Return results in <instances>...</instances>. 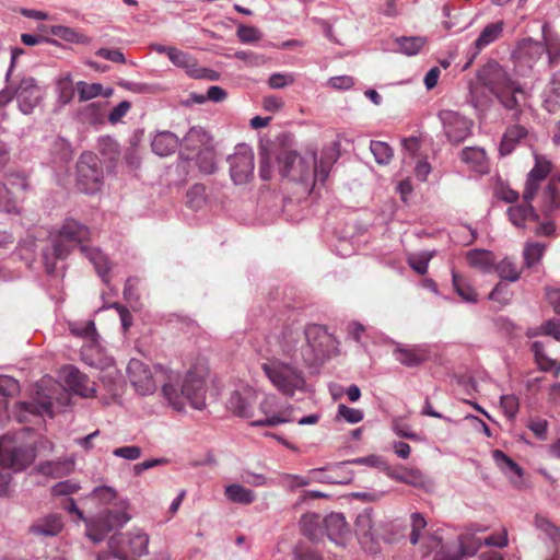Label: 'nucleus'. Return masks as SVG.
Returning a JSON list of instances; mask_svg holds the SVG:
<instances>
[{
  "instance_id": "obj_1",
  "label": "nucleus",
  "mask_w": 560,
  "mask_h": 560,
  "mask_svg": "<svg viewBox=\"0 0 560 560\" xmlns=\"http://www.w3.org/2000/svg\"><path fill=\"white\" fill-rule=\"evenodd\" d=\"M127 372L130 383L141 395L154 393L156 381H161L163 397L177 411L184 410L187 405L198 410L206 407V373L201 370L190 369L185 375H180L176 371L159 366L153 374L142 361L131 359Z\"/></svg>"
},
{
  "instance_id": "obj_2",
  "label": "nucleus",
  "mask_w": 560,
  "mask_h": 560,
  "mask_svg": "<svg viewBox=\"0 0 560 560\" xmlns=\"http://www.w3.org/2000/svg\"><path fill=\"white\" fill-rule=\"evenodd\" d=\"M276 345L283 358L314 366L330 357L334 338L319 325H310L305 329L288 326L277 336Z\"/></svg>"
},
{
  "instance_id": "obj_3",
  "label": "nucleus",
  "mask_w": 560,
  "mask_h": 560,
  "mask_svg": "<svg viewBox=\"0 0 560 560\" xmlns=\"http://www.w3.org/2000/svg\"><path fill=\"white\" fill-rule=\"evenodd\" d=\"M298 363L273 357L261 363V370L280 394L293 397L296 392L303 393L306 389V378Z\"/></svg>"
},
{
  "instance_id": "obj_4",
  "label": "nucleus",
  "mask_w": 560,
  "mask_h": 560,
  "mask_svg": "<svg viewBox=\"0 0 560 560\" xmlns=\"http://www.w3.org/2000/svg\"><path fill=\"white\" fill-rule=\"evenodd\" d=\"M35 450L20 443L15 436L5 435L0 440V497L9 495L11 472L22 470L33 463Z\"/></svg>"
},
{
  "instance_id": "obj_5",
  "label": "nucleus",
  "mask_w": 560,
  "mask_h": 560,
  "mask_svg": "<svg viewBox=\"0 0 560 560\" xmlns=\"http://www.w3.org/2000/svg\"><path fill=\"white\" fill-rule=\"evenodd\" d=\"M36 387L35 396L31 401L19 404L22 410L33 415L52 417L54 401H59L65 405L69 398L66 389L52 378L40 380Z\"/></svg>"
},
{
  "instance_id": "obj_6",
  "label": "nucleus",
  "mask_w": 560,
  "mask_h": 560,
  "mask_svg": "<svg viewBox=\"0 0 560 560\" xmlns=\"http://www.w3.org/2000/svg\"><path fill=\"white\" fill-rule=\"evenodd\" d=\"M90 236L88 226L73 219H67L54 242L52 256L65 259L75 246L81 248L82 245H88Z\"/></svg>"
},
{
  "instance_id": "obj_7",
  "label": "nucleus",
  "mask_w": 560,
  "mask_h": 560,
  "mask_svg": "<svg viewBox=\"0 0 560 560\" xmlns=\"http://www.w3.org/2000/svg\"><path fill=\"white\" fill-rule=\"evenodd\" d=\"M315 149L307 152V156H301L294 151H282L278 155L280 174L291 180L308 185L313 179L311 164H315Z\"/></svg>"
},
{
  "instance_id": "obj_8",
  "label": "nucleus",
  "mask_w": 560,
  "mask_h": 560,
  "mask_svg": "<svg viewBox=\"0 0 560 560\" xmlns=\"http://www.w3.org/2000/svg\"><path fill=\"white\" fill-rule=\"evenodd\" d=\"M149 537L142 532L115 534L108 541V548L122 560H136L147 553Z\"/></svg>"
},
{
  "instance_id": "obj_9",
  "label": "nucleus",
  "mask_w": 560,
  "mask_h": 560,
  "mask_svg": "<svg viewBox=\"0 0 560 560\" xmlns=\"http://www.w3.org/2000/svg\"><path fill=\"white\" fill-rule=\"evenodd\" d=\"M77 184L81 191L94 194L101 189L103 170L95 154L82 153L77 163Z\"/></svg>"
},
{
  "instance_id": "obj_10",
  "label": "nucleus",
  "mask_w": 560,
  "mask_h": 560,
  "mask_svg": "<svg viewBox=\"0 0 560 560\" xmlns=\"http://www.w3.org/2000/svg\"><path fill=\"white\" fill-rule=\"evenodd\" d=\"M278 398L275 395H266L259 402L256 409L257 416L250 421L253 427H277L282 423L292 422L295 420L293 417V407L277 411Z\"/></svg>"
},
{
  "instance_id": "obj_11",
  "label": "nucleus",
  "mask_w": 560,
  "mask_h": 560,
  "mask_svg": "<svg viewBox=\"0 0 560 560\" xmlns=\"http://www.w3.org/2000/svg\"><path fill=\"white\" fill-rule=\"evenodd\" d=\"M129 521L125 508L108 509L86 524V535L94 542L102 541L115 527H121Z\"/></svg>"
},
{
  "instance_id": "obj_12",
  "label": "nucleus",
  "mask_w": 560,
  "mask_h": 560,
  "mask_svg": "<svg viewBox=\"0 0 560 560\" xmlns=\"http://www.w3.org/2000/svg\"><path fill=\"white\" fill-rule=\"evenodd\" d=\"M230 175L235 185L248 183L254 175V153L247 144H238L228 158Z\"/></svg>"
},
{
  "instance_id": "obj_13",
  "label": "nucleus",
  "mask_w": 560,
  "mask_h": 560,
  "mask_svg": "<svg viewBox=\"0 0 560 560\" xmlns=\"http://www.w3.org/2000/svg\"><path fill=\"white\" fill-rule=\"evenodd\" d=\"M478 78L494 95L501 91H508L506 89H516V82L513 81L504 68L494 60L487 62L480 69Z\"/></svg>"
},
{
  "instance_id": "obj_14",
  "label": "nucleus",
  "mask_w": 560,
  "mask_h": 560,
  "mask_svg": "<svg viewBox=\"0 0 560 560\" xmlns=\"http://www.w3.org/2000/svg\"><path fill=\"white\" fill-rule=\"evenodd\" d=\"M545 50L542 43L536 42L532 38H525L518 42L513 52L514 66L517 71L525 75L526 72L530 70L542 57Z\"/></svg>"
},
{
  "instance_id": "obj_15",
  "label": "nucleus",
  "mask_w": 560,
  "mask_h": 560,
  "mask_svg": "<svg viewBox=\"0 0 560 560\" xmlns=\"http://www.w3.org/2000/svg\"><path fill=\"white\" fill-rule=\"evenodd\" d=\"M439 118L447 139L452 143L458 144L469 136L471 121L458 113L443 109L439 113Z\"/></svg>"
},
{
  "instance_id": "obj_16",
  "label": "nucleus",
  "mask_w": 560,
  "mask_h": 560,
  "mask_svg": "<svg viewBox=\"0 0 560 560\" xmlns=\"http://www.w3.org/2000/svg\"><path fill=\"white\" fill-rule=\"evenodd\" d=\"M393 355L397 362L407 366L415 368L427 362L431 358L430 347L425 343L404 345L398 343L393 350Z\"/></svg>"
},
{
  "instance_id": "obj_17",
  "label": "nucleus",
  "mask_w": 560,
  "mask_h": 560,
  "mask_svg": "<svg viewBox=\"0 0 560 560\" xmlns=\"http://www.w3.org/2000/svg\"><path fill=\"white\" fill-rule=\"evenodd\" d=\"M552 163L542 155L535 156V165L528 173L525 189H524V199L533 200L537 195L540 185L544 180L547 179L549 174L552 171Z\"/></svg>"
},
{
  "instance_id": "obj_18",
  "label": "nucleus",
  "mask_w": 560,
  "mask_h": 560,
  "mask_svg": "<svg viewBox=\"0 0 560 560\" xmlns=\"http://www.w3.org/2000/svg\"><path fill=\"white\" fill-rule=\"evenodd\" d=\"M24 114H30L42 100V90L34 78H23L13 91Z\"/></svg>"
},
{
  "instance_id": "obj_19",
  "label": "nucleus",
  "mask_w": 560,
  "mask_h": 560,
  "mask_svg": "<svg viewBox=\"0 0 560 560\" xmlns=\"http://www.w3.org/2000/svg\"><path fill=\"white\" fill-rule=\"evenodd\" d=\"M257 395L252 389L234 392L228 400V408L236 416L253 420L257 416L255 404Z\"/></svg>"
},
{
  "instance_id": "obj_20",
  "label": "nucleus",
  "mask_w": 560,
  "mask_h": 560,
  "mask_svg": "<svg viewBox=\"0 0 560 560\" xmlns=\"http://www.w3.org/2000/svg\"><path fill=\"white\" fill-rule=\"evenodd\" d=\"M504 27L505 23L503 21H497L486 25L482 28L479 36L469 48L470 58L468 65H470L486 47L495 43L502 37Z\"/></svg>"
},
{
  "instance_id": "obj_21",
  "label": "nucleus",
  "mask_w": 560,
  "mask_h": 560,
  "mask_svg": "<svg viewBox=\"0 0 560 560\" xmlns=\"http://www.w3.org/2000/svg\"><path fill=\"white\" fill-rule=\"evenodd\" d=\"M63 378L69 388L82 397H93L96 393L95 383L75 366L69 365L63 370Z\"/></svg>"
},
{
  "instance_id": "obj_22",
  "label": "nucleus",
  "mask_w": 560,
  "mask_h": 560,
  "mask_svg": "<svg viewBox=\"0 0 560 560\" xmlns=\"http://www.w3.org/2000/svg\"><path fill=\"white\" fill-rule=\"evenodd\" d=\"M210 140V136L203 128L191 127L182 141L186 159L192 160L195 154L211 147Z\"/></svg>"
},
{
  "instance_id": "obj_23",
  "label": "nucleus",
  "mask_w": 560,
  "mask_h": 560,
  "mask_svg": "<svg viewBox=\"0 0 560 560\" xmlns=\"http://www.w3.org/2000/svg\"><path fill=\"white\" fill-rule=\"evenodd\" d=\"M534 525L551 544L548 560H560V527L539 514L535 516Z\"/></svg>"
},
{
  "instance_id": "obj_24",
  "label": "nucleus",
  "mask_w": 560,
  "mask_h": 560,
  "mask_svg": "<svg viewBox=\"0 0 560 560\" xmlns=\"http://www.w3.org/2000/svg\"><path fill=\"white\" fill-rule=\"evenodd\" d=\"M532 201L523 198L521 205L511 206L508 209L509 219L514 226L525 229L529 222L538 221L539 217L533 208Z\"/></svg>"
},
{
  "instance_id": "obj_25",
  "label": "nucleus",
  "mask_w": 560,
  "mask_h": 560,
  "mask_svg": "<svg viewBox=\"0 0 560 560\" xmlns=\"http://www.w3.org/2000/svg\"><path fill=\"white\" fill-rule=\"evenodd\" d=\"M63 528L62 520L57 514H49L36 520L30 527V533L37 537L57 536Z\"/></svg>"
},
{
  "instance_id": "obj_26",
  "label": "nucleus",
  "mask_w": 560,
  "mask_h": 560,
  "mask_svg": "<svg viewBox=\"0 0 560 560\" xmlns=\"http://www.w3.org/2000/svg\"><path fill=\"white\" fill-rule=\"evenodd\" d=\"M527 136L528 130L520 124H515L506 128L499 148L501 155H509L512 153L514 149L527 138Z\"/></svg>"
},
{
  "instance_id": "obj_27",
  "label": "nucleus",
  "mask_w": 560,
  "mask_h": 560,
  "mask_svg": "<svg viewBox=\"0 0 560 560\" xmlns=\"http://www.w3.org/2000/svg\"><path fill=\"white\" fill-rule=\"evenodd\" d=\"M316 159L317 156L315 158V164H311L313 172V185L316 183V180L324 183L328 178L330 170L337 160L336 150L334 148L324 149L322 151L319 164H317Z\"/></svg>"
},
{
  "instance_id": "obj_28",
  "label": "nucleus",
  "mask_w": 560,
  "mask_h": 560,
  "mask_svg": "<svg viewBox=\"0 0 560 560\" xmlns=\"http://www.w3.org/2000/svg\"><path fill=\"white\" fill-rule=\"evenodd\" d=\"M324 525L328 537L339 544L349 533L345 516L340 513H330L324 518Z\"/></svg>"
},
{
  "instance_id": "obj_29",
  "label": "nucleus",
  "mask_w": 560,
  "mask_h": 560,
  "mask_svg": "<svg viewBox=\"0 0 560 560\" xmlns=\"http://www.w3.org/2000/svg\"><path fill=\"white\" fill-rule=\"evenodd\" d=\"M558 184H560V174L558 177H551L541 191L542 210L546 214H550L560 209Z\"/></svg>"
},
{
  "instance_id": "obj_30",
  "label": "nucleus",
  "mask_w": 560,
  "mask_h": 560,
  "mask_svg": "<svg viewBox=\"0 0 560 560\" xmlns=\"http://www.w3.org/2000/svg\"><path fill=\"white\" fill-rule=\"evenodd\" d=\"M466 259L471 268L488 273L494 269V255L486 249H471L466 254Z\"/></svg>"
},
{
  "instance_id": "obj_31",
  "label": "nucleus",
  "mask_w": 560,
  "mask_h": 560,
  "mask_svg": "<svg viewBox=\"0 0 560 560\" xmlns=\"http://www.w3.org/2000/svg\"><path fill=\"white\" fill-rule=\"evenodd\" d=\"M460 159L468 164L470 168L478 173L488 172V159L486 151L481 148L467 147L462 150Z\"/></svg>"
},
{
  "instance_id": "obj_32",
  "label": "nucleus",
  "mask_w": 560,
  "mask_h": 560,
  "mask_svg": "<svg viewBox=\"0 0 560 560\" xmlns=\"http://www.w3.org/2000/svg\"><path fill=\"white\" fill-rule=\"evenodd\" d=\"M179 144L178 137L171 131H162L152 140V150L160 156H166L175 152Z\"/></svg>"
},
{
  "instance_id": "obj_33",
  "label": "nucleus",
  "mask_w": 560,
  "mask_h": 560,
  "mask_svg": "<svg viewBox=\"0 0 560 560\" xmlns=\"http://www.w3.org/2000/svg\"><path fill=\"white\" fill-rule=\"evenodd\" d=\"M224 494L230 501L244 505L253 503L256 499L253 490L238 483L229 485L225 488Z\"/></svg>"
},
{
  "instance_id": "obj_34",
  "label": "nucleus",
  "mask_w": 560,
  "mask_h": 560,
  "mask_svg": "<svg viewBox=\"0 0 560 560\" xmlns=\"http://www.w3.org/2000/svg\"><path fill=\"white\" fill-rule=\"evenodd\" d=\"M508 91H501L495 94L497 98L509 110H513L512 118L517 120L522 110L518 108V100L516 94H523V90L516 83V89H506Z\"/></svg>"
},
{
  "instance_id": "obj_35",
  "label": "nucleus",
  "mask_w": 560,
  "mask_h": 560,
  "mask_svg": "<svg viewBox=\"0 0 560 560\" xmlns=\"http://www.w3.org/2000/svg\"><path fill=\"white\" fill-rule=\"evenodd\" d=\"M453 287L456 293L466 302H477V292L470 282L462 275L452 272Z\"/></svg>"
},
{
  "instance_id": "obj_36",
  "label": "nucleus",
  "mask_w": 560,
  "mask_h": 560,
  "mask_svg": "<svg viewBox=\"0 0 560 560\" xmlns=\"http://www.w3.org/2000/svg\"><path fill=\"white\" fill-rule=\"evenodd\" d=\"M77 91L79 94V101L80 102H86L94 97H97L98 95H104L105 97H108L112 95V90H108L107 92L103 91V85L100 83H88L84 81H79L77 83Z\"/></svg>"
},
{
  "instance_id": "obj_37",
  "label": "nucleus",
  "mask_w": 560,
  "mask_h": 560,
  "mask_svg": "<svg viewBox=\"0 0 560 560\" xmlns=\"http://www.w3.org/2000/svg\"><path fill=\"white\" fill-rule=\"evenodd\" d=\"M494 270L502 280L515 282L521 277V268L511 258H504L494 266Z\"/></svg>"
},
{
  "instance_id": "obj_38",
  "label": "nucleus",
  "mask_w": 560,
  "mask_h": 560,
  "mask_svg": "<svg viewBox=\"0 0 560 560\" xmlns=\"http://www.w3.org/2000/svg\"><path fill=\"white\" fill-rule=\"evenodd\" d=\"M81 252L94 265L100 276L104 277L109 270L107 258L96 248L82 245Z\"/></svg>"
},
{
  "instance_id": "obj_39",
  "label": "nucleus",
  "mask_w": 560,
  "mask_h": 560,
  "mask_svg": "<svg viewBox=\"0 0 560 560\" xmlns=\"http://www.w3.org/2000/svg\"><path fill=\"white\" fill-rule=\"evenodd\" d=\"M51 33L55 36L60 37L61 39L74 43V44H82V45H89L91 43V38L86 36L85 34L81 32H77L75 30L67 26H52Z\"/></svg>"
},
{
  "instance_id": "obj_40",
  "label": "nucleus",
  "mask_w": 560,
  "mask_h": 560,
  "mask_svg": "<svg viewBox=\"0 0 560 560\" xmlns=\"http://www.w3.org/2000/svg\"><path fill=\"white\" fill-rule=\"evenodd\" d=\"M546 244L540 242H527L523 250L525 266L527 268H532L537 262H539L544 256Z\"/></svg>"
},
{
  "instance_id": "obj_41",
  "label": "nucleus",
  "mask_w": 560,
  "mask_h": 560,
  "mask_svg": "<svg viewBox=\"0 0 560 560\" xmlns=\"http://www.w3.org/2000/svg\"><path fill=\"white\" fill-rule=\"evenodd\" d=\"M492 458L497 466L505 474L512 472L517 477L522 476V468L517 463H515L511 457H509L501 450H494L492 452Z\"/></svg>"
},
{
  "instance_id": "obj_42",
  "label": "nucleus",
  "mask_w": 560,
  "mask_h": 560,
  "mask_svg": "<svg viewBox=\"0 0 560 560\" xmlns=\"http://www.w3.org/2000/svg\"><path fill=\"white\" fill-rule=\"evenodd\" d=\"M77 85H73L70 74L57 81L58 100L62 105L69 104L75 94Z\"/></svg>"
},
{
  "instance_id": "obj_43",
  "label": "nucleus",
  "mask_w": 560,
  "mask_h": 560,
  "mask_svg": "<svg viewBox=\"0 0 560 560\" xmlns=\"http://www.w3.org/2000/svg\"><path fill=\"white\" fill-rule=\"evenodd\" d=\"M320 516L317 514H307L301 518L302 532L311 540L318 539L320 533Z\"/></svg>"
},
{
  "instance_id": "obj_44",
  "label": "nucleus",
  "mask_w": 560,
  "mask_h": 560,
  "mask_svg": "<svg viewBox=\"0 0 560 560\" xmlns=\"http://www.w3.org/2000/svg\"><path fill=\"white\" fill-rule=\"evenodd\" d=\"M168 58L175 66L185 68L188 75H190V70L197 66V61L194 57L175 47L168 50Z\"/></svg>"
},
{
  "instance_id": "obj_45",
  "label": "nucleus",
  "mask_w": 560,
  "mask_h": 560,
  "mask_svg": "<svg viewBox=\"0 0 560 560\" xmlns=\"http://www.w3.org/2000/svg\"><path fill=\"white\" fill-rule=\"evenodd\" d=\"M79 117L86 124L94 125L100 122L103 117L102 104L100 102H94L83 106L79 110Z\"/></svg>"
},
{
  "instance_id": "obj_46",
  "label": "nucleus",
  "mask_w": 560,
  "mask_h": 560,
  "mask_svg": "<svg viewBox=\"0 0 560 560\" xmlns=\"http://www.w3.org/2000/svg\"><path fill=\"white\" fill-rule=\"evenodd\" d=\"M370 149L375 158V161L381 165L388 164L393 159V149L386 142L371 141Z\"/></svg>"
},
{
  "instance_id": "obj_47",
  "label": "nucleus",
  "mask_w": 560,
  "mask_h": 560,
  "mask_svg": "<svg viewBox=\"0 0 560 560\" xmlns=\"http://www.w3.org/2000/svg\"><path fill=\"white\" fill-rule=\"evenodd\" d=\"M199 170L206 174H212L215 171V159L212 147L206 148L195 154Z\"/></svg>"
},
{
  "instance_id": "obj_48",
  "label": "nucleus",
  "mask_w": 560,
  "mask_h": 560,
  "mask_svg": "<svg viewBox=\"0 0 560 560\" xmlns=\"http://www.w3.org/2000/svg\"><path fill=\"white\" fill-rule=\"evenodd\" d=\"M399 49L401 52L412 56L417 55L425 44V38L416 36V37H401L397 39Z\"/></svg>"
},
{
  "instance_id": "obj_49",
  "label": "nucleus",
  "mask_w": 560,
  "mask_h": 560,
  "mask_svg": "<svg viewBox=\"0 0 560 560\" xmlns=\"http://www.w3.org/2000/svg\"><path fill=\"white\" fill-rule=\"evenodd\" d=\"M433 253L422 252L419 254L409 255L407 258L408 265L418 273L425 275L428 271L429 261L432 259Z\"/></svg>"
},
{
  "instance_id": "obj_50",
  "label": "nucleus",
  "mask_w": 560,
  "mask_h": 560,
  "mask_svg": "<svg viewBox=\"0 0 560 560\" xmlns=\"http://www.w3.org/2000/svg\"><path fill=\"white\" fill-rule=\"evenodd\" d=\"M483 542L474 534H462L459 536V548L463 556H472Z\"/></svg>"
},
{
  "instance_id": "obj_51",
  "label": "nucleus",
  "mask_w": 560,
  "mask_h": 560,
  "mask_svg": "<svg viewBox=\"0 0 560 560\" xmlns=\"http://www.w3.org/2000/svg\"><path fill=\"white\" fill-rule=\"evenodd\" d=\"M71 332L75 336L85 338L93 345L97 342L98 336L93 320H88L82 325H73L71 327Z\"/></svg>"
},
{
  "instance_id": "obj_52",
  "label": "nucleus",
  "mask_w": 560,
  "mask_h": 560,
  "mask_svg": "<svg viewBox=\"0 0 560 560\" xmlns=\"http://www.w3.org/2000/svg\"><path fill=\"white\" fill-rule=\"evenodd\" d=\"M373 526L374 523L371 511L364 510L358 515L355 521V530L359 535L372 536Z\"/></svg>"
},
{
  "instance_id": "obj_53",
  "label": "nucleus",
  "mask_w": 560,
  "mask_h": 560,
  "mask_svg": "<svg viewBox=\"0 0 560 560\" xmlns=\"http://www.w3.org/2000/svg\"><path fill=\"white\" fill-rule=\"evenodd\" d=\"M500 407L509 419H513L520 409V400L513 395H503L500 399Z\"/></svg>"
},
{
  "instance_id": "obj_54",
  "label": "nucleus",
  "mask_w": 560,
  "mask_h": 560,
  "mask_svg": "<svg viewBox=\"0 0 560 560\" xmlns=\"http://www.w3.org/2000/svg\"><path fill=\"white\" fill-rule=\"evenodd\" d=\"M240 42L244 44L256 43L261 38V33L258 28L248 25H240L236 31Z\"/></svg>"
},
{
  "instance_id": "obj_55",
  "label": "nucleus",
  "mask_w": 560,
  "mask_h": 560,
  "mask_svg": "<svg viewBox=\"0 0 560 560\" xmlns=\"http://www.w3.org/2000/svg\"><path fill=\"white\" fill-rule=\"evenodd\" d=\"M427 521L423 515L420 513L411 514V533H410V542L412 545H417L420 540V533L425 528Z\"/></svg>"
},
{
  "instance_id": "obj_56",
  "label": "nucleus",
  "mask_w": 560,
  "mask_h": 560,
  "mask_svg": "<svg viewBox=\"0 0 560 560\" xmlns=\"http://www.w3.org/2000/svg\"><path fill=\"white\" fill-rule=\"evenodd\" d=\"M295 79L293 74L290 73H272L268 79V85L271 89H283L285 86L292 85Z\"/></svg>"
},
{
  "instance_id": "obj_57",
  "label": "nucleus",
  "mask_w": 560,
  "mask_h": 560,
  "mask_svg": "<svg viewBox=\"0 0 560 560\" xmlns=\"http://www.w3.org/2000/svg\"><path fill=\"white\" fill-rule=\"evenodd\" d=\"M338 417H341L349 423H358L363 419V411L355 408H350L343 404L338 406Z\"/></svg>"
},
{
  "instance_id": "obj_58",
  "label": "nucleus",
  "mask_w": 560,
  "mask_h": 560,
  "mask_svg": "<svg viewBox=\"0 0 560 560\" xmlns=\"http://www.w3.org/2000/svg\"><path fill=\"white\" fill-rule=\"evenodd\" d=\"M19 383L11 376H0V396H13L19 392Z\"/></svg>"
},
{
  "instance_id": "obj_59",
  "label": "nucleus",
  "mask_w": 560,
  "mask_h": 560,
  "mask_svg": "<svg viewBox=\"0 0 560 560\" xmlns=\"http://www.w3.org/2000/svg\"><path fill=\"white\" fill-rule=\"evenodd\" d=\"M113 454L117 457H121L128 460H136L141 457L142 450L139 446H121L113 451Z\"/></svg>"
},
{
  "instance_id": "obj_60",
  "label": "nucleus",
  "mask_w": 560,
  "mask_h": 560,
  "mask_svg": "<svg viewBox=\"0 0 560 560\" xmlns=\"http://www.w3.org/2000/svg\"><path fill=\"white\" fill-rule=\"evenodd\" d=\"M352 463L363 464V465H368L371 467H376L382 471L389 470L388 464L381 456H377V455L360 457V458L354 459Z\"/></svg>"
},
{
  "instance_id": "obj_61",
  "label": "nucleus",
  "mask_w": 560,
  "mask_h": 560,
  "mask_svg": "<svg viewBox=\"0 0 560 560\" xmlns=\"http://www.w3.org/2000/svg\"><path fill=\"white\" fill-rule=\"evenodd\" d=\"M393 430L400 438L409 439L411 441L421 440L420 436L415 433L407 423L402 421L395 420L393 422Z\"/></svg>"
},
{
  "instance_id": "obj_62",
  "label": "nucleus",
  "mask_w": 560,
  "mask_h": 560,
  "mask_svg": "<svg viewBox=\"0 0 560 560\" xmlns=\"http://www.w3.org/2000/svg\"><path fill=\"white\" fill-rule=\"evenodd\" d=\"M545 52L548 54L549 62L555 65L560 59V42L553 38H545Z\"/></svg>"
},
{
  "instance_id": "obj_63",
  "label": "nucleus",
  "mask_w": 560,
  "mask_h": 560,
  "mask_svg": "<svg viewBox=\"0 0 560 560\" xmlns=\"http://www.w3.org/2000/svg\"><path fill=\"white\" fill-rule=\"evenodd\" d=\"M131 108V104L128 101L120 102L117 106H115L108 115V120L112 124H116L120 121Z\"/></svg>"
},
{
  "instance_id": "obj_64",
  "label": "nucleus",
  "mask_w": 560,
  "mask_h": 560,
  "mask_svg": "<svg viewBox=\"0 0 560 560\" xmlns=\"http://www.w3.org/2000/svg\"><path fill=\"white\" fill-rule=\"evenodd\" d=\"M95 55L116 63L126 62L124 54L118 49L100 48L96 50Z\"/></svg>"
}]
</instances>
